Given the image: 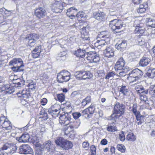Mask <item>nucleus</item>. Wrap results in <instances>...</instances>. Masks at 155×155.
Returning <instances> with one entry per match:
<instances>
[{"instance_id":"obj_1","label":"nucleus","mask_w":155,"mask_h":155,"mask_svg":"<svg viewBox=\"0 0 155 155\" xmlns=\"http://www.w3.org/2000/svg\"><path fill=\"white\" fill-rule=\"evenodd\" d=\"M102 39L100 40H97L96 44L97 45V47L98 49L101 48H104L106 47L104 50V54L106 57L108 58L113 57L114 55V49L111 46H108L107 45L110 44V38L108 35H103Z\"/></svg>"},{"instance_id":"obj_2","label":"nucleus","mask_w":155,"mask_h":155,"mask_svg":"<svg viewBox=\"0 0 155 155\" xmlns=\"http://www.w3.org/2000/svg\"><path fill=\"white\" fill-rule=\"evenodd\" d=\"M76 54L77 57L81 58L87 55V59L88 60H89L91 62L97 63L100 60L99 55L94 52H90L86 54L85 50L80 49L76 51Z\"/></svg>"},{"instance_id":"obj_3","label":"nucleus","mask_w":155,"mask_h":155,"mask_svg":"<svg viewBox=\"0 0 155 155\" xmlns=\"http://www.w3.org/2000/svg\"><path fill=\"white\" fill-rule=\"evenodd\" d=\"M143 74V72L141 71L136 68L129 72L127 78L130 83H134V84H137L140 82L139 80Z\"/></svg>"},{"instance_id":"obj_4","label":"nucleus","mask_w":155,"mask_h":155,"mask_svg":"<svg viewBox=\"0 0 155 155\" xmlns=\"http://www.w3.org/2000/svg\"><path fill=\"white\" fill-rule=\"evenodd\" d=\"M125 110V106L118 102L116 103L114 107L113 113L111 115L112 119L115 120L118 118L124 113Z\"/></svg>"},{"instance_id":"obj_5","label":"nucleus","mask_w":155,"mask_h":155,"mask_svg":"<svg viewBox=\"0 0 155 155\" xmlns=\"http://www.w3.org/2000/svg\"><path fill=\"white\" fill-rule=\"evenodd\" d=\"M56 144L63 149L68 150L72 148L73 144L70 141L64 139L62 137L58 138L55 141Z\"/></svg>"},{"instance_id":"obj_6","label":"nucleus","mask_w":155,"mask_h":155,"mask_svg":"<svg viewBox=\"0 0 155 155\" xmlns=\"http://www.w3.org/2000/svg\"><path fill=\"white\" fill-rule=\"evenodd\" d=\"M10 66H13L12 70L15 72H20L23 71V61L21 58H14L9 62Z\"/></svg>"},{"instance_id":"obj_7","label":"nucleus","mask_w":155,"mask_h":155,"mask_svg":"<svg viewBox=\"0 0 155 155\" xmlns=\"http://www.w3.org/2000/svg\"><path fill=\"white\" fill-rule=\"evenodd\" d=\"M123 22L120 20L115 19L110 21V26L113 30L115 31L117 33L119 32L118 30L123 27Z\"/></svg>"},{"instance_id":"obj_8","label":"nucleus","mask_w":155,"mask_h":155,"mask_svg":"<svg viewBox=\"0 0 155 155\" xmlns=\"http://www.w3.org/2000/svg\"><path fill=\"white\" fill-rule=\"evenodd\" d=\"M70 73L68 71H62L58 74V80L60 83L67 81L70 79Z\"/></svg>"},{"instance_id":"obj_9","label":"nucleus","mask_w":155,"mask_h":155,"mask_svg":"<svg viewBox=\"0 0 155 155\" xmlns=\"http://www.w3.org/2000/svg\"><path fill=\"white\" fill-rule=\"evenodd\" d=\"M0 124L2 125L3 129L5 131L7 130L8 132L12 129V124L11 122L4 117H0Z\"/></svg>"},{"instance_id":"obj_10","label":"nucleus","mask_w":155,"mask_h":155,"mask_svg":"<svg viewBox=\"0 0 155 155\" xmlns=\"http://www.w3.org/2000/svg\"><path fill=\"white\" fill-rule=\"evenodd\" d=\"M38 39V35L35 33L28 35L25 38L26 40L28 42V45L31 47L34 46Z\"/></svg>"},{"instance_id":"obj_11","label":"nucleus","mask_w":155,"mask_h":155,"mask_svg":"<svg viewBox=\"0 0 155 155\" xmlns=\"http://www.w3.org/2000/svg\"><path fill=\"white\" fill-rule=\"evenodd\" d=\"M132 107V111L133 113L136 116L137 120V122L138 125L141 124L144 121V117L143 115H141L140 112L139 111H137V104H134Z\"/></svg>"},{"instance_id":"obj_12","label":"nucleus","mask_w":155,"mask_h":155,"mask_svg":"<svg viewBox=\"0 0 155 155\" xmlns=\"http://www.w3.org/2000/svg\"><path fill=\"white\" fill-rule=\"evenodd\" d=\"M18 152L21 154H33V153L32 150L28 144H24L20 146Z\"/></svg>"},{"instance_id":"obj_13","label":"nucleus","mask_w":155,"mask_h":155,"mask_svg":"<svg viewBox=\"0 0 155 155\" xmlns=\"http://www.w3.org/2000/svg\"><path fill=\"white\" fill-rule=\"evenodd\" d=\"M59 123L61 125H68L70 121L71 120V117L70 115L68 114L63 115H61L59 118Z\"/></svg>"},{"instance_id":"obj_14","label":"nucleus","mask_w":155,"mask_h":155,"mask_svg":"<svg viewBox=\"0 0 155 155\" xmlns=\"http://www.w3.org/2000/svg\"><path fill=\"white\" fill-rule=\"evenodd\" d=\"M43 147L47 152H53L55 151V146L50 140L46 141L43 145Z\"/></svg>"},{"instance_id":"obj_15","label":"nucleus","mask_w":155,"mask_h":155,"mask_svg":"<svg viewBox=\"0 0 155 155\" xmlns=\"http://www.w3.org/2000/svg\"><path fill=\"white\" fill-rule=\"evenodd\" d=\"M1 89L2 91H4L5 93L8 94H11L15 91L14 88L12 87H10V85L8 82H4Z\"/></svg>"},{"instance_id":"obj_16","label":"nucleus","mask_w":155,"mask_h":155,"mask_svg":"<svg viewBox=\"0 0 155 155\" xmlns=\"http://www.w3.org/2000/svg\"><path fill=\"white\" fill-rule=\"evenodd\" d=\"M125 64V61L123 58H119L116 62L114 67L115 71H117L118 70H121L123 69Z\"/></svg>"},{"instance_id":"obj_17","label":"nucleus","mask_w":155,"mask_h":155,"mask_svg":"<svg viewBox=\"0 0 155 155\" xmlns=\"http://www.w3.org/2000/svg\"><path fill=\"white\" fill-rule=\"evenodd\" d=\"M77 12V9L76 8L72 7L67 9L66 14L69 17H71V18L73 19V18L72 17H75Z\"/></svg>"},{"instance_id":"obj_18","label":"nucleus","mask_w":155,"mask_h":155,"mask_svg":"<svg viewBox=\"0 0 155 155\" xmlns=\"http://www.w3.org/2000/svg\"><path fill=\"white\" fill-rule=\"evenodd\" d=\"M45 13L46 12L44 8H40L35 10V15L38 18H41L45 16Z\"/></svg>"},{"instance_id":"obj_19","label":"nucleus","mask_w":155,"mask_h":155,"mask_svg":"<svg viewBox=\"0 0 155 155\" xmlns=\"http://www.w3.org/2000/svg\"><path fill=\"white\" fill-rule=\"evenodd\" d=\"M150 58L143 57L140 60V65L142 67L147 66L151 61Z\"/></svg>"},{"instance_id":"obj_20","label":"nucleus","mask_w":155,"mask_h":155,"mask_svg":"<svg viewBox=\"0 0 155 155\" xmlns=\"http://www.w3.org/2000/svg\"><path fill=\"white\" fill-rule=\"evenodd\" d=\"M41 51V46L40 45L36 47L32 51V56L34 58H36L38 57Z\"/></svg>"},{"instance_id":"obj_21","label":"nucleus","mask_w":155,"mask_h":155,"mask_svg":"<svg viewBox=\"0 0 155 155\" xmlns=\"http://www.w3.org/2000/svg\"><path fill=\"white\" fill-rule=\"evenodd\" d=\"M127 45L126 41L125 40L122 41L121 43H117L115 45L116 48L120 51L123 50L126 47Z\"/></svg>"},{"instance_id":"obj_22","label":"nucleus","mask_w":155,"mask_h":155,"mask_svg":"<svg viewBox=\"0 0 155 155\" xmlns=\"http://www.w3.org/2000/svg\"><path fill=\"white\" fill-rule=\"evenodd\" d=\"M85 30V28L84 27L81 29V37L84 41L89 40L88 32L86 31Z\"/></svg>"},{"instance_id":"obj_23","label":"nucleus","mask_w":155,"mask_h":155,"mask_svg":"<svg viewBox=\"0 0 155 155\" xmlns=\"http://www.w3.org/2000/svg\"><path fill=\"white\" fill-rule=\"evenodd\" d=\"M29 136L28 134H23L20 137L16 138L20 142H26L29 140Z\"/></svg>"},{"instance_id":"obj_24","label":"nucleus","mask_w":155,"mask_h":155,"mask_svg":"<svg viewBox=\"0 0 155 155\" xmlns=\"http://www.w3.org/2000/svg\"><path fill=\"white\" fill-rule=\"evenodd\" d=\"M135 89L139 93H144L147 94L148 92V89H145L141 85H138L135 87Z\"/></svg>"},{"instance_id":"obj_25","label":"nucleus","mask_w":155,"mask_h":155,"mask_svg":"<svg viewBox=\"0 0 155 155\" xmlns=\"http://www.w3.org/2000/svg\"><path fill=\"white\" fill-rule=\"evenodd\" d=\"M120 92L123 95L128 96L129 95V91L127 87L125 85H122L120 88Z\"/></svg>"},{"instance_id":"obj_26","label":"nucleus","mask_w":155,"mask_h":155,"mask_svg":"<svg viewBox=\"0 0 155 155\" xmlns=\"http://www.w3.org/2000/svg\"><path fill=\"white\" fill-rule=\"evenodd\" d=\"M105 17V14L104 12H98L94 15L95 18L97 20L101 21L104 19Z\"/></svg>"},{"instance_id":"obj_27","label":"nucleus","mask_w":155,"mask_h":155,"mask_svg":"<svg viewBox=\"0 0 155 155\" xmlns=\"http://www.w3.org/2000/svg\"><path fill=\"white\" fill-rule=\"evenodd\" d=\"M146 21L149 27L155 28V20H152L150 18H147Z\"/></svg>"},{"instance_id":"obj_28","label":"nucleus","mask_w":155,"mask_h":155,"mask_svg":"<svg viewBox=\"0 0 155 155\" xmlns=\"http://www.w3.org/2000/svg\"><path fill=\"white\" fill-rule=\"evenodd\" d=\"M27 92H28L26 90H23L17 92L16 94L19 97L27 98L28 94Z\"/></svg>"},{"instance_id":"obj_29","label":"nucleus","mask_w":155,"mask_h":155,"mask_svg":"<svg viewBox=\"0 0 155 155\" xmlns=\"http://www.w3.org/2000/svg\"><path fill=\"white\" fill-rule=\"evenodd\" d=\"M93 74L89 71H83V79H90L93 77Z\"/></svg>"},{"instance_id":"obj_30","label":"nucleus","mask_w":155,"mask_h":155,"mask_svg":"<svg viewBox=\"0 0 155 155\" xmlns=\"http://www.w3.org/2000/svg\"><path fill=\"white\" fill-rule=\"evenodd\" d=\"M40 114L41 115L40 117L42 118L43 120H45L48 119V115L44 109L42 108L41 109Z\"/></svg>"},{"instance_id":"obj_31","label":"nucleus","mask_w":155,"mask_h":155,"mask_svg":"<svg viewBox=\"0 0 155 155\" xmlns=\"http://www.w3.org/2000/svg\"><path fill=\"white\" fill-rule=\"evenodd\" d=\"M40 78V80L43 84L46 83L47 82L48 79V76L45 73H42L41 74Z\"/></svg>"},{"instance_id":"obj_32","label":"nucleus","mask_w":155,"mask_h":155,"mask_svg":"<svg viewBox=\"0 0 155 155\" xmlns=\"http://www.w3.org/2000/svg\"><path fill=\"white\" fill-rule=\"evenodd\" d=\"M147 75L150 78H153L155 76V68L148 70L146 73Z\"/></svg>"},{"instance_id":"obj_33","label":"nucleus","mask_w":155,"mask_h":155,"mask_svg":"<svg viewBox=\"0 0 155 155\" xmlns=\"http://www.w3.org/2000/svg\"><path fill=\"white\" fill-rule=\"evenodd\" d=\"M144 29L143 27L137 26L135 28V33L142 34L144 32Z\"/></svg>"},{"instance_id":"obj_34","label":"nucleus","mask_w":155,"mask_h":155,"mask_svg":"<svg viewBox=\"0 0 155 155\" xmlns=\"http://www.w3.org/2000/svg\"><path fill=\"white\" fill-rule=\"evenodd\" d=\"M74 129L72 126H71L70 125L68 127H67L65 128L64 130L65 134L68 135L70 133H73Z\"/></svg>"},{"instance_id":"obj_35","label":"nucleus","mask_w":155,"mask_h":155,"mask_svg":"<svg viewBox=\"0 0 155 155\" xmlns=\"http://www.w3.org/2000/svg\"><path fill=\"white\" fill-rule=\"evenodd\" d=\"M9 153H13L17 150V147L15 144H10L9 147Z\"/></svg>"},{"instance_id":"obj_36","label":"nucleus","mask_w":155,"mask_h":155,"mask_svg":"<svg viewBox=\"0 0 155 155\" xmlns=\"http://www.w3.org/2000/svg\"><path fill=\"white\" fill-rule=\"evenodd\" d=\"M148 90V93L151 95V96L155 97V85L153 86H151Z\"/></svg>"},{"instance_id":"obj_37","label":"nucleus","mask_w":155,"mask_h":155,"mask_svg":"<svg viewBox=\"0 0 155 155\" xmlns=\"http://www.w3.org/2000/svg\"><path fill=\"white\" fill-rule=\"evenodd\" d=\"M74 75L77 79H83V72L82 71H77L75 73Z\"/></svg>"},{"instance_id":"obj_38","label":"nucleus","mask_w":155,"mask_h":155,"mask_svg":"<svg viewBox=\"0 0 155 155\" xmlns=\"http://www.w3.org/2000/svg\"><path fill=\"white\" fill-rule=\"evenodd\" d=\"M126 139L130 141H133L135 140V136L133 133H130L127 135Z\"/></svg>"},{"instance_id":"obj_39","label":"nucleus","mask_w":155,"mask_h":155,"mask_svg":"<svg viewBox=\"0 0 155 155\" xmlns=\"http://www.w3.org/2000/svg\"><path fill=\"white\" fill-rule=\"evenodd\" d=\"M146 6L143 5H140L138 8L137 10V12L138 13H142L146 11Z\"/></svg>"},{"instance_id":"obj_40","label":"nucleus","mask_w":155,"mask_h":155,"mask_svg":"<svg viewBox=\"0 0 155 155\" xmlns=\"http://www.w3.org/2000/svg\"><path fill=\"white\" fill-rule=\"evenodd\" d=\"M80 124L81 122L79 120H76L74 121L73 123H71L70 125L72 126L73 129L74 128L77 129L80 126Z\"/></svg>"},{"instance_id":"obj_41","label":"nucleus","mask_w":155,"mask_h":155,"mask_svg":"<svg viewBox=\"0 0 155 155\" xmlns=\"http://www.w3.org/2000/svg\"><path fill=\"white\" fill-rule=\"evenodd\" d=\"M95 109L94 106L91 104L88 108L86 109V110L88 111L90 114H91L94 113Z\"/></svg>"},{"instance_id":"obj_42","label":"nucleus","mask_w":155,"mask_h":155,"mask_svg":"<svg viewBox=\"0 0 155 155\" xmlns=\"http://www.w3.org/2000/svg\"><path fill=\"white\" fill-rule=\"evenodd\" d=\"M60 109L61 106L60 105L57 104H55L51 106V108L48 109V112H51V110H60Z\"/></svg>"},{"instance_id":"obj_43","label":"nucleus","mask_w":155,"mask_h":155,"mask_svg":"<svg viewBox=\"0 0 155 155\" xmlns=\"http://www.w3.org/2000/svg\"><path fill=\"white\" fill-rule=\"evenodd\" d=\"M57 97L58 100L60 102H62L63 101L65 98V96L63 94H57Z\"/></svg>"},{"instance_id":"obj_44","label":"nucleus","mask_w":155,"mask_h":155,"mask_svg":"<svg viewBox=\"0 0 155 155\" xmlns=\"http://www.w3.org/2000/svg\"><path fill=\"white\" fill-rule=\"evenodd\" d=\"M107 130L108 131L114 132L117 130V128L116 127L112 126H109L107 127Z\"/></svg>"},{"instance_id":"obj_45","label":"nucleus","mask_w":155,"mask_h":155,"mask_svg":"<svg viewBox=\"0 0 155 155\" xmlns=\"http://www.w3.org/2000/svg\"><path fill=\"white\" fill-rule=\"evenodd\" d=\"M117 148L118 150L121 151V152L123 153L125 152V147L122 144L117 145Z\"/></svg>"},{"instance_id":"obj_46","label":"nucleus","mask_w":155,"mask_h":155,"mask_svg":"<svg viewBox=\"0 0 155 155\" xmlns=\"http://www.w3.org/2000/svg\"><path fill=\"white\" fill-rule=\"evenodd\" d=\"M72 115L74 119H77L81 116V114L79 112H75L73 113Z\"/></svg>"},{"instance_id":"obj_47","label":"nucleus","mask_w":155,"mask_h":155,"mask_svg":"<svg viewBox=\"0 0 155 155\" xmlns=\"http://www.w3.org/2000/svg\"><path fill=\"white\" fill-rule=\"evenodd\" d=\"M140 99L144 103L146 101L147 99V96L146 95L142 94L140 95Z\"/></svg>"},{"instance_id":"obj_48","label":"nucleus","mask_w":155,"mask_h":155,"mask_svg":"<svg viewBox=\"0 0 155 155\" xmlns=\"http://www.w3.org/2000/svg\"><path fill=\"white\" fill-rule=\"evenodd\" d=\"M125 135L123 132H122L120 133L119 134V138L120 140L123 141L125 140Z\"/></svg>"},{"instance_id":"obj_49","label":"nucleus","mask_w":155,"mask_h":155,"mask_svg":"<svg viewBox=\"0 0 155 155\" xmlns=\"http://www.w3.org/2000/svg\"><path fill=\"white\" fill-rule=\"evenodd\" d=\"M10 144L8 143H5L3 145L1 149L3 150H9V147H10Z\"/></svg>"},{"instance_id":"obj_50","label":"nucleus","mask_w":155,"mask_h":155,"mask_svg":"<svg viewBox=\"0 0 155 155\" xmlns=\"http://www.w3.org/2000/svg\"><path fill=\"white\" fill-rule=\"evenodd\" d=\"M114 75V73L113 72H111L109 73L106 76L105 78L106 79H109L110 78V79H111L113 77Z\"/></svg>"},{"instance_id":"obj_51","label":"nucleus","mask_w":155,"mask_h":155,"mask_svg":"<svg viewBox=\"0 0 155 155\" xmlns=\"http://www.w3.org/2000/svg\"><path fill=\"white\" fill-rule=\"evenodd\" d=\"M82 115H83L84 117L86 118H88L89 117V114H90L87 111V110H86V109L83 110L82 112Z\"/></svg>"},{"instance_id":"obj_52","label":"nucleus","mask_w":155,"mask_h":155,"mask_svg":"<svg viewBox=\"0 0 155 155\" xmlns=\"http://www.w3.org/2000/svg\"><path fill=\"white\" fill-rule=\"evenodd\" d=\"M82 146L83 147L87 149L89 147V143L87 141L84 142L82 143Z\"/></svg>"},{"instance_id":"obj_53","label":"nucleus","mask_w":155,"mask_h":155,"mask_svg":"<svg viewBox=\"0 0 155 155\" xmlns=\"http://www.w3.org/2000/svg\"><path fill=\"white\" fill-rule=\"evenodd\" d=\"M60 111V110H58V109H54V110H51V112H49L50 114H59Z\"/></svg>"},{"instance_id":"obj_54","label":"nucleus","mask_w":155,"mask_h":155,"mask_svg":"<svg viewBox=\"0 0 155 155\" xmlns=\"http://www.w3.org/2000/svg\"><path fill=\"white\" fill-rule=\"evenodd\" d=\"M84 13L83 12H79L78 13H77L76 16L78 18H82L84 16Z\"/></svg>"},{"instance_id":"obj_55","label":"nucleus","mask_w":155,"mask_h":155,"mask_svg":"<svg viewBox=\"0 0 155 155\" xmlns=\"http://www.w3.org/2000/svg\"><path fill=\"white\" fill-rule=\"evenodd\" d=\"M41 105H45L47 102V100L46 98H43L41 99Z\"/></svg>"},{"instance_id":"obj_56","label":"nucleus","mask_w":155,"mask_h":155,"mask_svg":"<svg viewBox=\"0 0 155 155\" xmlns=\"http://www.w3.org/2000/svg\"><path fill=\"white\" fill-rule=\"evenodd\" d=\"M19 82H17V84L15 86L17 87H21V86L24 85V81H19Z\"/></svg>"},{"instance_id":"obj_57","label":"nucleus","mask_w":155,"mask_h":155,"mask_svg":"<svg viewBox=\"0 0 155 155\" xmlns=\"http://www.w3.org/2000/svg\"><path fill=\"white\" fill-rule=\"evenodd\" d=\"M116 12L115 11H114L111 12H110L109 14L110 15V16L109 17L110 18H111L112 16H114V18H115V19H116Z\"/></svg>"},{"instance_id":"obj_58","label":"nucleus","mask_w":155,"mask_h":155,"mask_svg":"<svg viewBox=\"0 0 155 155\" xmlns=\"http://www.w3.org/2000/svg\"><path fill=\"white\" fill-rule=\"evenodd\" d=\"M119 74V75H117L119 76L120 77H123L126 75V73L123 71L120 72Z\"/></svg>"},{"instance_id":"obj_59","label":"nucleus","mask_w":155,"mask_h":155,"mask_svg":"<svg viewBox=\"0 0 155 155\" xmlns=\"http://www.w3.org/2000/svg\"><path fill=\"white\" fill-rule=\"evenodd\" d=\"M101 143L102 145H106L107 143V141L106 139H104L102 140Z\"/></svg>"},{"instance_id":"obj_60","label":"nucleus","mask_w":155,"mask_h":155,"mask_svg":"<svg viewBox=\"0 0 155 155\" xmlns=\"http://www.w3.org/2000/svg\"><path fill=\"white\" fill-rule=\"evenodd\" d=\"M66 53L65 51H63L61 52L59 54V56L60 57H64L65 58V56L66 55Z\"/></svg>"},{"instance_id":"obj_61","label":"nucleus","mask_w":155,"mask_h":155,"mask_svg":"<svg viewBox=\"0 0 155 155\" xmlns=\"http://www.w3.org/2000/svg\"><path fill=\"white\" fill-rule=\"evenodd\" d=\"M4 21V17L2 14H0V24Z\"/></svg>"},{"instance_id":"obj_62","label":"nucleus","mask_w":155,"mask_h":155,"mask_svg":"<svg viewBox=\"0 0 155 155\" xmlns=\"http://www.w3.org/2000/svg\"><path fill=\"white\" fill-rule=\"evenodd\" d=\"M84 100H85L87 104L91 102V97L90 96H87L85 99H84Z\"/></svg>"},{"instance_id":"obj_63","label":"nucleus","mask_w":155,"mask_h":155,"mask_svg":"<svg viewBox=\"0 0 155 155\" xmlns=\"http://www.w3.org/2000/svg\"><path fill=\"white\" fill-rule=\"evenodd\" d=\"M69 135V137L71 138H74L75 136V132L73 130V133H70Z\"/></svg>"},{"instance_id":"obj_64","label":"nucleus","mask_w":155,"mask_h":155,"mask_svg":"<svg viewBox=\"0 0 155 155\" xmlns=\"http://www.w3.org/2000/svg\"><path fill=\"white\" fill-rule=\"evenodd\" d=\"M0 155H8L7 153H4V151L1 149H0Z\"/></svg>"}]
</instances>
